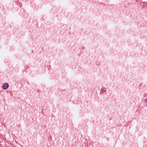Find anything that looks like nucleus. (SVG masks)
<instances>
[{
  "mask_svg": "<svg viewBox=\"0 0 147 147\" xmlns=\"http://www.w3.org/2000/svg\"><path fill=\"white\" fill-rule=\"evenodd\" d=\"M8 84H5L3 87V88L4 89H7L8 87Z\"/></svg>",
  "mask_w": 147,
  "mask_h": 147,
  "instance_id": "obj_1",
  "label": "nucleus"
},
{
  "mask_svg": "<svg viewBox=\"0 0 147 147\" xmlns=\"http://www.w3.org/2000/svg\"><path fill=\"white\" fill-rule=\"evenodd\" d=\"M102 91L104 92H105L106 91V88H103Z\"/></svg>",
  "mask_w": 147,
  "mask_h": 147,
  "instance_id": "obj_2",
  "label": "nucleus"
},
{
  "mask_svg": "<svg viewBox=\"0 0 147 147\" xmlns=\"http://www.w3.org/2000/svg\"><path fill=\"white\" fill-rule=\"evenodd\" d=\"M145 101L146 102H147V98H146V99L145 100Z\"/></svg>",
  "mask_w": 147,
  "mask_h": 147,
  "instance_id": "obj_3",
  "label": "nucleus"
}]
</instances>
